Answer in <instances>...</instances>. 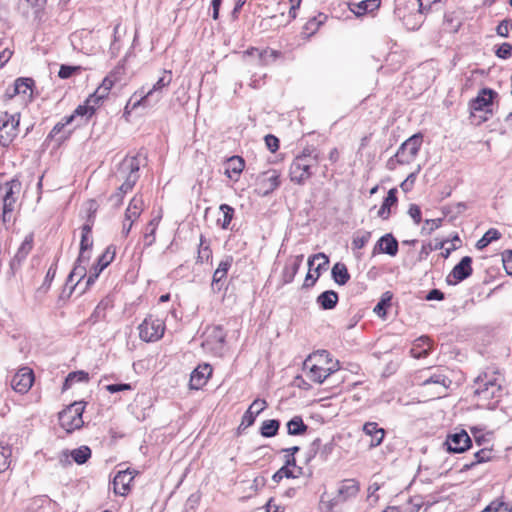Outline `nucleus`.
Here are the masks:
<instances>
[{"label": "nucleus", "instance_id": "1", "mask_svg": "<svg viewBox=\"0 0 512 512\" xmlns=\"http://www.w3.org/2000/svg\"><path fill=\"white\" fill-rule=\"evenodd\" d=\"M503 378L496 371H484L474 381V394L479 405L494 409L503 394Z\"/></svg>", "mask_w": 512, "mask_h": 512}, {"label": "nucleus", "instance_id": "2", "mask_svg": "<svg viewBox=\"0 0 512 512\" xmlns=\"http://www.w3.org/2000/svg\"><path fill=\"white\" fill-rule=\"evenodd\" d=\"M320 161V153L311 147L303 149L290 165V179L297 184H304L312 175V168Z\"/></svg>", "mask_w": 512, "mask_h": 512}, {"label": "nucleus", "instance_id": "3", "mask_svg": "<svg viewBox=\"0 0 512 512\" xmlns=\"http://www.w3.org/2000/svg\"><path fill=\"white\" fill-rule=\"evenodd\" d=\"M172 81V74L170 71H164L163 75L157 80V82L147 91L144 87L136 91L130 98L126 105V108L131 105L134 110L139 106L147 107L151 105V102L157 103L163 95V89L170 85Z\"/></svg>", "mask_w": 512, "mask_h": 512}, {"label": "nucleus", "instance_id": "4", "mask_svg": "<svg viewBox=\"0 0 512 512\" xmlns=\"http://www.w3.org/2000/svg\"><path fill=\"white\" fill-rule=\"evenodd\" d=\"M140 169L139 155L125 157L117 166L115 178L122 181L121 190H132L138 181Z\"/></svg>", "mask_w": 512, "mask_h": 512}, {"label": "nucleus", "instance_id": "5", "mask_svg": "<svg viewBox=\"0 0 512 512\" xmlns=\"http://www.w3.org/2000/svg\"><path fill=\"white\" fill-rule=\"evenodd\" d=\"M83 411L84 403L74 402L59 412L58 418L61 427L69 433L81 428L84 423L82 419Z\"/></svg>", "mask_w": 512, "mask_h": 512}, {"label": "nucleus", "instance_id": "6", "mask_svg": "<svg viewBox=\"0 0 512 512\" xmlns=\"http://www.w3.org/2000/svg\"><path fill=\"white\" fill-rule=\"evenodd\" d=\"M21 182L14 178L10 181H7L2 189L4 190L3 195V213L2 219L3 222H8L11 220V214L15 209V204L17 202L18 196L21 192Z\"/></svg>", "mask_w": 512, "mask_h": 512}, {"label": "nucleus", "instance_id": "7", "mask_svg": "<svg viewBox=\"0 0 512 512\" xmlns=\"http://www.w3.org/2000/svg\"><path fill=\"white\" fill-rule=\"evenodd\" d=\"M95 202H90L89 207V215L87 218V222L81 228V241H80V251H79V261H89L90 260V250L93 246V239L90 234L92 232V227L94 225L95 213H96Z\"/></svg>", "mask_w": 512, "mask_h": 512}, {"label": "nucleus", "instance_id": "8", "mask_svg": "<svg viewBox=\"0 0 512 512\" xmlns=\"http://www.w3.org/2000/svg\"><path fill=\"white\" fill-rule=\"evenodd\" d=\"M139 337L145 342H155L164 335L165 324L162 319L148 315L139 325Z\"/></svg>", "mask_w": 512, "mask_h": 512}, {"label": "nucleus", "instance_id": "9", "mask_svg": "<svg viewBox=\"0 0 512 512\" xmlns=\"http://www.w3.org/2000/svg\"><path fill=\"white\" fill-rule=\"evenodd\" d=\"M20 114H8L5 112L0 117V145L8 147L18 133Z\"/></svg>", "mask_w": 512, "mask_h": 512}, {"label": "nucleus", "instance_id": "10", "mask_svg": "<svg viewBox=\"0 0 512 512\" xmlns=\"http://www.w3.org/2000/svg\"><path fill=\"white\" fill-rule=\"evenodd\" d=\"M281 53L277 50L266 48L259 50L251 47L243 52L242 59L245 63L254 66H265L279 58Z\"/></svg>", "mask_w": 512, "mask_h": 512}, {"label": "nucleus", "instance_id": "11", "mask_svg": "<svg viewBox=\"0 0 512 512\" xmlns=\"http://www.w3.org/2000/svg\"><path fill=\"white\" fill-rule=\"evenodd\" d=\"M422 143L423 135L421 133H416L406 139L396 151L400 157L401 164L407 165L412 163L417 157Z\"/></svg>", "mask_w": 512, "mask_h": 512}, {"label": "nucleus", "instance_id": "12", "mask_svg": "<svg viewBox=\"0 0 512 512\" xmlns=\"http://www.w3.org/2000/svg\"><path fill=\"white\" fill-rule=\"evenodd\" d=\"M114 257L115 250L111 246H108L98 257L96 264L90 269L86 280V287H90L94 284L100 273L113 261Z\"/></svg>", "mask_w": 512, "mask_h": 512}, {"label": "nucleus", "instance_id": "13", "mask_svg": "<svg viewBox=\"0 0 512 512\" xmlns=\"http://www.w3.org/2000/svg\"><path fill=\"white\" fill-rule=\"evenodd\" d=\"M497 92L490 88H483L478 95L469 102L471 112L484 111L491 113V106Z\"/></svg>", "mask_w": 512, "mask_h": 512}, {"label": "nucleus", "instance_id": "14", "mask_svg": "<svg viewBox=\"0 0 512 512\" xmlns=\"http://www.w3.org/2000/svg\"><path fill=\"white\" fill-rule=\"evenodd\" d=\"M137 474L136 470L130 468L118 471L112 482L114 493L120 496L127 495L130 491V484Z\"/></svg>", "mask_w": 512, "mask_h": 512}, {"label": "nucleus", "instance_id": "15", "mask_svg": "<svg viewBox=\"0 0 512 512\" xmlns=\"http://www.w3.org/2000/svg\"><path fill=\"white\" fill-rule=\"evenodd\" d=\"M444 371V369L439 367L436 369L428 368L426 370L421 371V385L427 386L430 384H436L440 385L442 390L445 391L450 386L452 381L446 376Z\"/></svg>", "mask_w": 512, "mask_h": 512}, {"label": "nucleus", "instance_id": "16", "mask_svg": "<svg viewBox=\"0 0 512 512\" xmlns=\"http://www.w3.org/2000/svg\"><path fill=\"white\" fill-rule=\"evenodd\" d=\"M472 441L465 430L447 436L445 445L451 453H463L471 447Z\"/></svg>", "mask_w": 512, "mask_h": 512}, {"label": "nucleus", "instance_id": "17", "mask_svg": "<svg viewBox=\"0 0 512 512\" xmlns=\"http://www.w3.org/2000/svg\"><path fill=\"white\" fill-rule=\"evenodd\" d=\"M280 174L276 170H268L257 177L258 191L262 195H268L280 185Z\"/></svg>", "mask_w": 512, "mask_h": 512}, {"label": "nucleus", "instance_id": "18", "mask_svg": "<svg viewBox=\"0 0 512 512\" xmlns=\"http://www.w3.org/2000/svg\"><path fill=\"white\" fill-rule=\"evenodd\" d=\"M33 381H34L33 371L28 367H24V368H21L13 376V378L11 380V386L16 392L25 393L31 388Z\"/></svg>", "mask_w": 512, "mask_h": 512}, {"label": "nucleus", "instance_id": "19", "mask_svg": "<svg viewBox=\"0 0 512 512\" xmlns=\"http://www.w3.org/2000/svg\"><path fill=\"white\" fill-rule=\"evenodd\" d=\"M309 362L310 358L304 362L305 368L308 369L306 375L311 381H314L316 383H323L328 376H330L331 374L338 370V363L330 367L324 368L317 364H312L311 366H309Z\"/></svg>", "mask_w": 512, "mask_h": 512}, {"label": "nucleus", "instance_id": "20", "mask_svg": "<svg viewBox=\"0 0 512 512\" xmlns=\"http://www.w3.org/2000/svg\"><path fill=\"white\" fill-rule=\"evenodd\" d=\"M91 454V449L88 446L83 445L70 451L64 450L61 454L60 462L63 464H70L71 461L69 458H72L75 463L82 465L88 461Z\"/></svg>", "mask_w": 512, "mask_h": 512}, {"label": "nucleus", "instance_id": "21", "mask_svg": "<svg viewBox=\"0 0 512 512\" xmlns=\"http://www.w3.org/2000/svg\"><path fill=\"white\" fill-rule=\"evenodd\" d=\"M472 258L470 256L463 257L458 264L454 266L452 271L447 277L448 283H451L450 278L453 277L455 279L454 283L461 282L471 276L472 269Z\"/></svg>", "mask_w": 512, "mask_h": 512}, {"label": "nucleus", "instance_id": "22", "mask_svg": "<svg viewBox=\"0 0 512 512\" xmlns=\"http://www.w3.org/2000/svg\"><path fill=\"white\" fill-rule=\"evenodd\" d=\"M376 253H385L389 256H396L398 253V241L391 233L383 235L374 246L373 255Z\"/></svg>", "mask_w": 512, "mask_h": 512}, {"label": "nucleus", "instance_id": "23", "mask_svg": "<svg viewBox=\"0 0 512 512\" xmlns=\"http://www.w3.org/2000/svg\"><path fill=\"white\" fill-rule=\"evenodd\" d=\"M359 491L360 486L355 479H345L340 483L336 497L339 499L340 503H343L349 499L355 498Z\"/></svg>", "mask_w": 512, "mask_h": 512}, {"label": "nucleus", "instance_id": "24", "mask_svg": "<svg viewBox=\"0 0 512 512\" xmlns=\"http://www.w3.org/2000/svg\"><path fill=\"white\" fill-rule=\"evenodd\" d=\"M212 374V368L209 364L199 365L193 370L190 376L189 386L191 389L198 390L204 386Z\"/></svg>", "mask_w": 512, "mask_h": 512}, {"label": "nucleus", "instance_id": "25", "mask_svg": "<svg viewBox=\"0 0 512 512\" xmlns=\"http://www.w3.org/2000/svg\"><path fill=\"white\" fill-rule=\"evenodd\" d=\"M267 407V402L264 399H255L248 407L247 411L242 417L240 427L247 428L254 424L256 417Z\"/></svg>", "mask_w": 512, "mask_h": 512}, {"label": "nucleus", "instance_id": "26", "mask_svg": "<svg viewBox=\"0 0 512 512\" xmlns=\"http://www.w3.org/2000/svg\"><path fill=\"white\" fill-rule=\"evenodd\" d=\"M96 105L93 101H90V96L87 98L84 104L79 105L70 116H73V122L77 121L76 126H80L85 123L96 110Z\"/></svg>", "mask_w": 512, "mask_h": 512}, {"label": "nucleus", "instance_id": "27", "mask_svg": "<svg viewBox=\"0 0 512 512\" xmlns=\"http://www.w3.org/2000/svg\"><path fill=\"white\" fill-rule=\"evenodd\" d=\"M303 259H304V256L301 254V255L292 257L287 261V263L282 271V280L285 284H289L294 280L295 275L297 274V272L303 262Z\"/></svg>", "mask_w": 512, "mask_h": 512}, {"label": "nucleus", "instance_id": "28", "mask_svg": "<svg viewBox=\"0 0 512 512\" xmlns=\"http://www.w3.org/2000/svg\"><path fill=\"white\" fill-rule=\"evenodd\" d=\"M225 341V334L223 329L219 326L213 327L206 335L202 346L207 349H216L222 347Z\"/></svg>", "mask_w": 512, "mask_h": 512}, {"label": "nucleus", "instance_id": "29", "mask_svg": "<svg viewBox=\"0 0 512 512\" xmlns=\"http://www.w3.org/2000/svg\"><path fill=\"white\" fill-rule=\"evenodd\" d=\"M245 167L244 159L240 156L230 157L225 164V174L233 181H238Z\"/></svg>", "mask_w": 512, "mask_h": 512}, {"label": "nucleus", "instance_id": "30", "mask_svg": "<svg viewBox=\"0 0 512 512\" xmlns=\"http://www.w3.org/2000/svg\"><path fill=\"white\" fill-rule=\"evenodd\" d=\"M363 431L366 435L371 437L370 447H377L383 442L385 430L380 428L377 423L366 422L363 425Z\"/></svg>", "mask_w": 512, "mask_h": 512}, {"label": "nucleus", "instance_id": "31", "mask_svg": "<svg viewBox=\"0 0 512 512\" xmlns=\"http://www.w3.org/2000/svg\"><path fill=\"white\" fill-rule=\"evenodd\" d=\"M34 80L32 78H17L12 87V93H9V98H13L16 95L22 94L29 98L32 97V87Z\"/></svg>", "mask_w": 512, "mask_h": 512}, {"label": "nucleus", "instance_id": "32", "mask_svg": "<svg viewBox=\"0 0 512 512\" xmlns=\"http://www.w3.org/2000/svg\"><path fill=\"white\" fill-rule=\"evenodd\" d=\"M432 349V342L428 336H421L416 341L411 349V355L414 358L427 357Z\"/></svg>", "mask_w": 512, "mask_h": 512}, {"label": "nucleus", "instance_id": "33", "mask_svg": "<svg viewBox=\"0 0 512 512\" xmlns=\"http://www.w3.org/2000/svg\"><path fill=\"white\" fill-rule=\"evenodd\" d=\"M113 85L114 80L110 76L105 77L101 85L95 90L93 94L90 95V101H93V103L99 105L100 102L108 96Z\"/></svg>", "mask_w": 512, "mask_h": 512}, {"label": "nucleus", "instance_id": "34", "mask_svg": "<svg viewBox=\"0 0 512 512\" xmlns=\"http://www.w3.org/2000/svg\"><path fill=\"white\" fill-rule=\"evenodd\" d=\"M381 4V0H362L358 3L350 4V10L356 16H362L368 12H373L378 9Z\"/></svg>", "mask_w": 512, "mask_h": 512}, {"label": "nucleus", "instance_id": "35", "mask_svg": "<svg viewBox=\"0 0 512 512\" xmlns=\"http://www.w3.org/2000/svg\"><path fill=\"white\" fill-rule=\"evenodd\" d=\"M339 297L334 290H326L322 292L316 299L317 304L323 310H331L336 307Z\"/></svg>", "mask_w": 512, "mask_h": 512}, {"label": "nucleus", "instance_id": "36", "mask_svg": "<svg viewBox=\"0 0 512 512\" xmlns=\"http://www.w3.org/2000/svg\"><path fill=\"white\" fill-rule=\"evenodd\" d=\"M397 200V190L395 188L390 189L378 211V216L384 220L388 219L391 214V207L396 205Z\"/></svg>", "mask_w": 512, "mask_h": 512}, {"label": "nucleus", "instance_id": "37", "mask_svg": "<svg viewBox=\"0 0 512 512\" xmlns=\"http://www.w3.org/2000/svg\"><path fill=\"white\" fill-rule=\"evenodd\" d=\"M143 205H144V202H143V199L141 196H134L129 205H128V208L126 209V212H125V217H126V221H132V222H135L142 210H143Z\"/></svg>", "mask_w": 512, "mask_h": 512}, {"label": "nucleus", "instance_id": "38", "mask_svg": "<svg viewBox=\"0 0 512 512\" xmlns=\"http://www.w3.org/2000/svg\"><path fill=\"white\" fill-rule=\"evenodd\" d=\"M287 433L291 436H301L304 435L308 430V425H306L301 416L295 415L292 417L286 424Z\"/></svg>", "mask_w": 512, "mask_h": 512}, {"label": "nucleus", "instance_id": "39", "mask_svg": "<svg viewBox=\"0 0 512 512\" xmlns=\"http://www.w3.org/2000/svg\"><path fill=\"white\" fill-rule=\"evenodd\" d=\"M88 262L89 261H79V257H78L76 259V262L74 264L72 271L68 275L67 282L73 283L74 280L77 279L75 282V285L79 284L80 281L83 278H85V276H86V272H87L86 265Z\"/></svg>", "mask_w": 512, "mask_h": 512}, {"label": "nucleus", "instance_id": "40", "mask_svg": "<svg viewBox=\"0 0 512 512\" xmlns=\"http://www.w3.org/2000/svg\"><path fill=\"white\" fill-rule=\"evenodd\" d=\"M331 274H332L333 280L338 285H345L350 279V274L348 272L346 265L341 262H337L333 266Z\"/></svg>", "mask_w": 512, "mask_h": 512}, {"label": "nucleus", "instance_id": "41", "mask_svg": "<svg viewBox=\"0 0 512 512\" xmlns=\"http://www.w3.org/2000/svg\"><path fill=\"white\" fill-rule=\"evenodd\" d=\"M32 250V238L27 237L21 244V246L18 248L14 258L12 259L11 265L14 266L15 264L20 265L21 262L27 257V255Z\"/></svg>", "mask_w": 512, "mask_h": 512}, {"label": "nucleus", "instance_id": "42", "mask_svg": "<svg viewBox=\"0 0 512 512\" xmlns=\"http://www.w3.org/2000/svg\"><path fill=\"white\" fill-rule=\"evenodd\" d=\"M161 220V216L158 215L154 217L146 227V231L144 233V245L149 247L155 242V232Z\"/></svg>", "mask_w": 512, "mask_h": 512}, {"label": "nucleus", "instance_id": "43", "mask_svg": "<svg viewBox=\"0 0 512 512\" xmlns=\"http://www.w3.org/2000/svg\"><path fill=\"white\" fill-rule=\"evenodd\" d=\"M490 458H491V451L490 450H488V449H480L479 451H477L474 454V460L471 461V462L465 463L462 466L461 471L462 472L468 471V470H470L471 468H473L477 464L489 461Z\"/></svg>", "mask_w": 512, "mask_h": 512}, {"label": "nucleus", "instance_id": "44", "mask_svg": "<svg viewBox=\"0 0 512 512\" xmlns=\"http://www.w3.org/2000/svg\"><path fill=\"white\" fill-rule=\"evenodd\" d=\"M220 211L222 212L223 214V217L222 218H219L217 220V224L222 228V229H228L229 226H230V223L234 217V213H235V210L233 207H231L230 205L228 204H221L220 207H219Z\"/></svg>", "mask_w": 512, "mask_h": 512}, {"label": "nucleus", "instance_id": "45", "mask_svg": "<svg viewBox=\"0 0 512 512\" xmlns=\"http://www.w3.org/2000/svg\"><path fill=\"white\" fill-rule=\"evenodd\" d=\"M280 428V421L276 419L265 420L260 428V434L263 437L270 438L277 435Z\"/></svg>", "mask_w": 512, "mask_h": 512}, {"label": "nucleus", "instance_id": "46", "mask_svg": "<svg viewBox=\"0 0 512 512\" xmlns=\"http://www.w3.org/2000/svg\"><path fill=\"white\" fill-rule=\"evenodd\" d=\"M12 448L9 444L0 442V473L6 471L11 464Z\"/></svg>", "mask_w": 512, "mask_h": 512}, {"label": "nucleus", "instance_id": "47", "mask_svg": "<svg viewBox=\"0 0 512 512\" xmlns=\"http://www.w3.org/2000/svg\"><path fill=\"white\" fill-rule=\"evenodd\" d=\"M500 237H501V233L497 229L490 228L482 236V238L477 241L476 248L479 249V250H482L485 247H487L491 242L500 239Z\"/></svg>", "mask_w": 512, "mask_h": 512}, {"label": "nucleus", "instance_id": "48", "mask_svg": "<svg viewBox=\"0 0 512 512\" xmlns=\"http://www.w3.org/2000/svg\"><path fill=\"white\" fill-rule=\"evenodd\" d=\"M89 376L88 373L84 371L71 372L65 379L63 384V389L67 390L71 387L74 382H86L88 381Z\"/></svg>", "mask_w": 512, "mask_h": 512}, {"label": "nucleus", "instance_id": "49", "mask_svg": "<svg viewBox=\"0 0 512 512\" xmlns=\"http://www.w3.org/2000/svg\"><path fill=\"white\" fill-rule=\"evenodd\" d=\"M326 16L323 14H319L317 17H313L306 22L304 25V30L309 34L313 35L319 27L323 24Z\"/></svg>", "mask_w": 512, "mask_h": 512}, {"label": "nucleus", "instance_id": "50", "mask_svg": "<svg viewBox=\"0 0 512 512\" xmlns=\"http://www.w3.org/2000/svg\"><path fill=\"white\" fill-rule=\"evenodd\" d=\"M370 238H371V232H369V231L358 232L352 240L353 249H362L369 242Z\"/></svg>", "mask_w": 512, "mask_h": 512}, {"label": "nucleus", "instance_id": "51", "mask_svg": "<svg viewBox=\"0 0 512 512\" xmlns=\"http://www.w3.org/2000/svg\"><path fill=\"white\" fill-rule=\"evenodd\" d=\"M212 256V251L208 244H205V239L203 236L200 238V246L198 250V261L203 263L204 261H208Z\"/></svg>", "mask_w": 512, "mask_h": 512}, {"label": "nucleus", "instance_id": "52", "mask_svg": "<svg viewBox=\"0 0 512 512\" xmlns=\"http://www.w3.org/2000/svg\"><path fill=\"white\" fill-rule=\"evenodd\" d=\"M298 475L294 473L291 468L287 466H282L278 471L274 473L272 476V480L276 483H279L283 478H296Z\"/></svg>", "mask_w": 512, "mask_h": 512}, {"label": "nucleus", "instance_id": "53", "mask_svg": "<svg viewBox=\"0 0 512 512\" xmlns=\"http://www.w3.org/2000/svg\"><path fill=\"white\" fill-rule=\"evenodd\" d=\"M130 190H121V185L117 188V191L109 196L108 202L111 203L113 208H119L123 203L124 196Z\"/></svg>", "mask_w": 512, "mask_h": 512}, {"label": "nucleus", "instance_id": "54", "mask_svg": "<svg viewBox=\"0 0 512 512\" xmlns=\"http://www.w3.org/2000/svg\"><path fill=\"white\" fill-rule=\"evenodd\" d=\"M491 509L492 512H512V509L509 506V504L499 499L492 501L486 507V512H489Z\"/></svg>", "mask_w": 512, "mask_h": 512}, {"label": "nucleus", "instance_id": "55", "mask_svg": "<svg viewBox=\"0 0 512 512\" xmlns=\"http://www.w3.org/2000/svg\"><path fill=\"white\" fill-rule=\"evenodd\" d=\"M335 449V443L333 440H330L329 442L322 444L320 446L319 451V457L322 461H327L330 455L333 453Z\"/></svg>", "mask_w": 512, "mask_h": 512}, {"label": "nucleus", "instance_id": "56", "mask_svg": "<svg viewBox=\"0 0 512 512\" xmlns=\"http://www.w3.org/2000/svg\"><path fill=\"white\" fill-rule=\"evenodd\" d=\"M442 219H427L425 220V224L421 229V233L425 235H430L434 230L438 229L441 226Z\"/></svg>", "mask_w": 512, "mask_h": 512}, {"label": "nucleus", "instance_id": "57", "mask_svg": "<svg viewBox=\"0 0 512 512\" xmlns=\"http://www.w3.org/2000/svg\"><path fill=\"white\" fill-rule=\"evenodd\" d=\"M72 123H73V116L63 117L62 120L59 121L58 123H56L55 126L52 128V130L49 133V137L50 138L55 137L58 133H60L64 129V127H66L67 125L72 124Z\"/></svg>", "mask_w": 512, "mask_h": 512}, {"label": "nucleus", "instance_id": "58", "mask_svg": "<svg viewBox=\"0 0 512 512\" xmlns=\"http://www.w3.org/2000/svg\"><path fill=\"white\" fill-rule=\"evenodd\" d=\"M338 504H340V501L336 496L329 500H325V494L321 496L320 509L322 512H332Z\"/></svg>", "mask_w": 512, "mask_h": 512}, {"label": "nucleus", "instance_id": "59", "mask_svg": "<svg viewBox=\"0 0 512 512\" xmlns=\"http://www.w3.org/2000/svg\"><path fill=\"white\" fill-rule=\"evenodd\" d=\"M315 260H322V262L318 263V265H317L318 269H321V270L326 269L327 265L329 264V259L324 253H317V254L312 255L308 259V266H309L310 270H311L312 265Z\"/></svg>", "mask_w": 512, "mask_h": 512}, {"label": "nucleus", "instance_id": "60", "mask_svg": "<svg viewBox=\"0 0 512 512\" xmlns=\"http://www.w3.org/2000/svg\"><path fill=\"white\" fill-rule=\"evenodd\" d=\"M496 56L501 59H509L512 56V44L502 43L495 52Z\"/></svg>", "mask_w": 512, "mask_h": 512}, {"label": "nucleus", "instance_id": "61", "mask_svg": "<svg viewBox=\"0 0 512 512\" xmlns=\"http://www.w3.org/2000/svg\"><path fill=\"white\" fill-rule=\"evenodd\" d=\"M226 274H224L223 272H220L218 270H215L214 274H213V278H212V289L214 291H221L224 283H223V280L226 278Z\"/></svg>", "mask_w": 512, "mask_h": 512}, {"label": "nucleus", "instance_id": "62", "mask_svg": "<svg viewBox=\"0 0 512 512\" xmlns=\"http://www.w3.org/2000/svg\"><path fill=\"white\" fill-rule=\"evenodd\" d=\"M391 296H388L387 298H382L375 306L374 312L380 316L383 317L386 314V309L390 305Z\"/></svg>", "mask_w": 512, "mask_h": 512}, {"label": "nucleus", "instance_id": "63", "mask_svg": "<svg viewBox=\"0 0 512 512\" xmlns=\"http://www.w3.org/2000/svg\"><path fill=\"white\" fill-rule=\"evenodd\" d=\"M408 214L413 219L416 225H419L421 223L422 213L420 207L417 204H410Z\"/></svg>", "mask_w": 512, "mask_h": 512}, {"label": "nucleus", "instance_id": "64", "mask_svg": "<svg viewBox=\"0 0 512 512\" xmlns=\"http://www.w3.org/2000/svg\"><path fill=\"white\" fill-rule=\"evenodd\" d=\"M502 261L506 273L512 276V250H505L502 253Z\"/></svg>", "mask_w": 512, "mask_h": 512}]
</instances>
